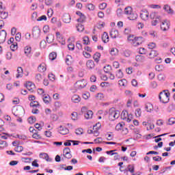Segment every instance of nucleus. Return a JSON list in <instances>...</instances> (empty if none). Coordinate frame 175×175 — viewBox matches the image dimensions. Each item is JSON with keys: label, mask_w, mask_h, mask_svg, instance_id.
<instances>
[{"label": "nucleus", "mask_w": 175, "mask_h": 175, "mask_svg": "<svg viewBox=\"0 0 175 175\" xmlns=\"http://www.w3.org/2000/svg\"><path fill=\"white\" fill-rule=\"evenodd\" d=\"M63 157L67 159H72V154H70V148L66 147L63 150Z\"/></svg>", "instance_id": "9d476101"}, {"label": "nucleus", "mask_w": 175, "mask_h": 175, "mask_svg": "<svg viewBox=\"0 0 175 175\" xmlns=\"http://www.w3.org/2000/svg\"><path fill=\"white\" fill-rule=\"evenodd\" d=\"M120 111L116 110L114 108H111L109 110V118L111 121H114L120 118Z\"/></svg>", "instance_id": "7ed1b4c3"}, {"label": "nucleus", "mask_w": 175, "mask_h": 175, "mask_svg": "<svg viewBox=\"0 0 175 175\" xmlns=\"http://www.w3.org/2000/svg\"><path fill=\"white\" fill-rule=\"evenodd\" d=\"M71 118L72 120H73L74 121H76L78 120V117H79V115L77 114V112H73L72 114H71Z\"/></svg>", "instance_id": "de8ad7c7"}, {"label": "nucleus", "mask_w": 175, "mask_h": 175, "mask_svg": "<svg viewBox=\"0 0 175 175\" xmlns=\"http://www.w3.org/2000/svg\"><path fill=\"white\" fill-rule=\"evenodd\" d=\"M170 28V21L168 20H165L162 22L161 25V31H169V29Z\"/></svg>", "instance_id": "0eeeda50"}, {"label": "nucleus", "mask_w": 175, "mask_h": 175, "mask_svg": "<svg viewBox=\"0 0 175 175\" xmlns=\"http://www.w3.org/2000/svg\"><path fill=\"white\" fill-rule=\"evenodd\" d=\"M146 111H148V113H151V111H152V110H154V107L152 105V104L148 103L146 104Z\"/></svg>", "instance_id": "4be33fe9"}, {"label": "nucleus", "mask_w": 175, "mask_h": 175, "mask_svg": "<svg viewBox=\"0 0 175 175\" xmlns=\"http://www.w3.org/2000/svg\"><path fill=\"white\" fill-rule=\"evenodd\" d=\"M127 18H129V20H131V21H133L137 18V14L132 12L129 15Z\"/></svg>", "instance_id": "a878e982"}, {"label": "nucleus", "mask_w": 175, "mask_h": 175, "mask_svg": "<svg viewBox=\"0 0 175 175\" xmlns=\"http://www.w3.org/2000/svg\"><path fill=\"white\" fill-rule=\"evenodd\" d=\"M13 114L15 117H20L24 114V108L21 105L14 107L13 109Z\"/></svg>", "instance_id": "39448f33"}, {"label": "nucleus", "mask_w": 175, "mask_h": 175, "mask_svg": "<svg viewBox=\"0 0 175 175\" xmlns=\"http://www.w3.org/2000/svg\"><path fill=\"white\" fill-rule=\"evenodd\" d=\"M121 118L122 120H126L127 122H131L132 121V115H129L128 111L124 110L121 113Z\"/></svg>", "instance_id": "423d86ee"}, {"label": "nucleus", "mask_w": 175, "mask_h": 175, "mask_svg": "<svg viewBox=\"0 0 175 175\" xmlns=\"http://www.w3.org/2000/svg\"><path fill=\"white\" fill-rule=\"evenodd\" d=\"M133 12H132V8L131 7H126L124 9V14H126L127 16H129Z\"/></svg>", "instance_id": "f704fd0d"}, {"label": "nucleus", "mask_w": 175, "mask_h": 175, "mask_svg": "<svg viewBox=\"0 0 175 175\" xmlns=\"http://www.w3.org/2000/svg\"><path fill=\"white\" fill-rule=\"evenodd\" d=\"M110 36L112 39H116L118 36V30L116 29H112L110 31Z\"/></svg>", "instance_id": "6ab92c4d"}, {"label": "nucleus", "mask_w": 175, "mask_h": 175, "mask_svg": "<svg viewBox=\"0 0 175 175\" xmlns=\"http://www.w3.org/2000/svg\"><path fill=\"white\" fill-rule=\"evenodd\" d=\"M128 40L134 47H137V46L142 44L144 42L143 37L133 38V36H131L128 38Z\"/></svg>", "instance_id": "f257e3e1"}, {"label": "nucleus", "mask_w": 175, "mask_h": 175, "mask_svg": "<svg viewBox=\"0 0 175 175\" xmlns=\"http://www.w3.org/2000/svg\"><path fill=\"white\" fill-rule=\"evenodd\" d=\"M71 100L74 103H79L80 100H81V98H80L79 95L75 94L72 96Z\"/></svg>", "instance_id": "aec40b11"}, {"label": "nucleus", "mask_w": 175, "mask_h": 175, "mask_svg": "<svg viewBox=\"0 0 175 175\" xmlns=\"http://www.w3.org/2000/svg\"><path fill=\"white\" fill-rule=\"evenodd\" d=\"M55 58H57V53L52 52L49 54V59H51V61H54Z\"/></svg>", "instance_id": "79ce46f5"}, {"label": "nucleus", "mask_w": 175, "mask_h": 175, "mask_svg": "<svg viewBox=\"0 0 175 175\" xmlns=\"http://www.w3.org/2000/svg\"><path fill=\"white\" fill-rule=\"evenodd\" d=\"M107 6V4L106 3H103L99 5V9H100V10H105Z\"/></svg>", "instance_id": "bf43d9fd"}, {"label": "nucleus", "mask_w": 175, "mask_h": 175, "mask_svg": "<svg viewBox=\"0 0 175 175\" xmlns=\"http://www.w3.org/2000/svg\"><path fill=\"white\" fill-rule=\"evenodd\" d=\"M150 88H157L158 87V83L156 81H152L150 84Z\"/></svg>", "instance_id": "0e129e2a"}, {"label": "nucleus", "mask_w": 175, "mask_h": 175, "mask_svg": "<svg viewBox=\"0 0 175 175\" xmlns=\"http://www.w3.org/2000/svg\"><path fill=\"white\" fill-rule=\"evenodd\" d=\"M170 97V93L165 92L164 90L163 92H160L159 95V99L162 103H167L169 102Z\"/></svg>", "instance_id": "20e7f679"}, {"label": "nucleus", "mask_w": 175, "mask_h": 175, "mask_svg": "<svg viewBox=\"0 0 175 175\" xmlns=\"http://www.w3.org/2000/svg\"><path fill=\"white\" fill-rule=\"evenodd\" d=\"M88 69H94L95 68V63L92 60H88L86 63Z\"/></svg>", "instance_id": "412c9836"}, {"label": "nucleus", "mask_w": 175, "mask_h": 175, "mask_svg": "<svg viewBox=\"0 0 175 175\" xmlns=\"http://www.w3.org/2000/svg\"><path fill=\"white\" fill-rule=\"evenodd\" d=\"M23 150H24V148H23L21 146H18L14 148V151L16 152H21Z\"/></svg>", "instance_id": "09e8293b"}, {"label": "nucleus", "mask_w": 175, "mask_h": 175, "mask_svg": "<svg viewBox=\"0 0 175 175\" xmlns=\"http://www.w3.org/2000/svg\"><path fill=\"white\" fill-rule=\"evenodd\" d=\"M6 31L5 30H1L0 31V44H2V43H5V41L6 40Z\"/></svg>", "instance_id": "9b49d317"}, {"label": "nucleus", "mask_w": 175, "mask_h": 175, "mask_svg": "<svg viewBox=\"0 0 175 175\" xmlns=\"http://www.w3.org/2000/svg\"><path fill=\"white\" fill-rule=\"evenodd\" d=\"M124 123H119L116 126V131H122L123 128L124 127Z\"/></svg>", "instance_id": "58836bf2"}, {"label": "nucleus", "mask_w": 175, "mask_h": 175, "mask_svg": "<svg viewBox=\"0 0 175 175\" xmlns=\"http://www.w3.org/2000/svg\"><path fill=\"white\" fill-rule=\"evenodd\" d=\"M36 80L39 83L40 81H42L43 80V78H42V75L37 74L36 75Z\"/></svg>", "instance_id": "052dcab7"}, {"label": "nucleus", "mask_w": 175, "mask_h": 175, "mask_svg": "<svg viewBox=\"0 0 175 175\" xmlns=\"http://www.w3.org/2000/svg\"><path fill=\"white\" fill-rule=\"evenodd\" d=\"M87 8L89 10H94L95 9V5H94L92 3H90L87 5Z\"/></svg>", "instance_id": "69168bd1"}, {"label": "nucleus", "mask_w": 175, "mask_h": 175, "mask_svg": "<svg viewBox=\"0 0 175 175\" xmlns=\"http://www.w3.org/2000/svg\"><path fill=\"white\" fill-rule=\"evenodd\" d=\"M100 58V54L99 53H96L93 55V59H94L95 62H99Z\"/></svg>", "instance_id": "4c0bfd02"}, {"label": "nucleus", "mask_w": 175, "mask_h": 175, "mask_svg": "<svg viewBox=\"0 0 175 175\" xmlns=\"http://www.w3.org/2000/svg\"><path fill=\"white\" fill-rule=\"evenodd\" d=\"M92 116H94V112H92L91 110H89L85 113V118L86 120H91V118H92Z\"/></svg>", "instance_id": "5701e85b"}, {"label": "nucleus", "mask_w": 175, "mask_h": 175, "mask_svg": "<svg viewBox=\"0 0 175 175\" xmlns=\"http://www.w3.org/2000/svg\"><path fill=\"white\" fill-rule=\"evenodd\" d=\"M135 116L136 117H140L142 116V109L140 108L135 110Z\"/></svg>", "instance_id": "13d9d810"}, {"label": "nucleus", "mask_w": 175, "mask_h": 175, "mask_svg": "<svg viewBox=\"0 0 175 175\" xmlns=\"http://www.w3.org/2000/svg\"><path fill=\"white\" fill-rule=\"evenodd\" d=\"M165 79H166V77L165 76V75L159 74L158 75V80H159V81H163V80H165Z\"/></svg>", "instance_id": "864d4df0"}, {"label": "nucleus", "mask_w": 175, "mask_h": 175, "mask_svg": "<svg viewBox=\"0 0 175 175\" xmlns=\"http://www.w3.org/2000/svg\"><path fill=\"white\" fill-rule=\"evenodd\" d=\"M131 51H129V50H124L122 53V55H124V57H131Z\"/></svg>", "instance_id": "a18cd8bd"}, {"label": "nucleus", "mask_w": 175, "mask_h": 175, "mask_svg": "<svg viewBox=\"0 0 175 175\" xmlns=\"http://www.w3.org/2000/svg\"><path fill=\"white\" fill-rule=\"evenodd\" d=\"M85 16L83 15L82 16H79V18H78L77 21H78V23H85Z\"/></svg>", "instance_id": "6e6d98bb"}, {"label": "nucleus", "mask_w": 175, "mask_h": 175, "mask_svg": "<svg viewBox=\"0 0 175 175\" xmlns=\"http://www.w3.org/2000/svg\"><path fill=\"white\" fill-rule=\"evenodd\" d=\"M102 40L103 43H107L109 42V35L107 32H104V33L102 36Z\"/></svg>", "instance_id": "393cba45"}, {"label": "nucleus", "mask_w": 175, "mask_h": 175, "mask_svg": "<svg viewBox=\"0 0 175 175\" xmlns=\"http://www.w3.org/2000/svg\"><path fill=\"white\" fill-rule=\"evenodd\" d=\"M15 139H21V140H27V136L25 135H16L13 136Z\"/></svg>", "instance_id": "7c9ffc66"}, {"label": "nucleus", "mask_w": 175, "mask_h": 175, "mask_svg": "<svg viewBox=\"0 0 175 175\" xmlns=\"http://www.w3.org/2000/svg\"><path fill=\"white\" fill-rule=\"evenodd\" d=\"M116 76L118 79H122V77H124V73H122L121 70H118V72H116Z\"/></svg>", "instance_id": "a19ab883"}, {"label": "nucleus", "mask_w": 175, "mask_h": 175, "mask_svg": "<svg viewBox=\"0 0 175 175\" xmlns=\"http://www.w3.org/2000/svg\"><path fill=\"white\" fill-rule=\"evenodd\" d=\"M158 55V52L155 50H152L149 53L150 58H155Z\"/></svg>", "instance_id": "2f4dec72"}, {"label": "nucleus", "mask_w": 175, "mask_h": 175, "mask_svg": "<svg viewBox=\"0 0 175 175\" xmlns=\"http://www.w3.org/2000/svg\"><path fill=\"white\" fill-rule=\"evenodd\" d=\"M116 151H117V150H113L107 151L106 154L107 155L113 156L114 154H117V152H116Z\"/></svg>", "instance_id": "5fc2aeb1"}, {"label": "nucleus", "mask_w": 175, "mask_h": 175, "mask_svg": "<svg viewBox=\"0 0 175 175\" xmlns=\"http://www.w3.org/2000/svg\"><path fill=\"white\" fill-rule=\"evenodd\" d=\"M39 106V103L38 101H33L30 103L31 107H38Z\"/></svg>", "instance_id": "603ef678"}, {"label": "nucleus", "mask_w": 175, "mask_h": 175, "mask_svg": "<svg viewBox=\"0 0 175 175\" xmlns=\"http://www.w3.org/2000/svg\"><path fill=\"white\" fill-rule=\"evenodd\" d=\"M38 70L39 72H41L43 73V72H46V65L45 64H41L38 66Z\"/></svg>", "instance_id": "ea45409f"}, {"label": "nucleus", "mask_w": 175, "mask_h": 175, "mask_svg": "<svg viewBox=\"0 0 175 175\" xmlns=\"http://www.w3.org/2000/svg\"><path fill=\"white\" fill-rule=\"evenodd\" d=\"M75 133H76V135H83V129L79 128V129H76Z\"/></svg>", "instance_id": "338daca9"}, {"label": "nucleus", "mask_w": 175, "mask_h": 175, "mask_svg": "<svg viewBox=\"0 0 175 175\" xmlns=\"http://www.w3.org/2000/svg\"><path fill=\"white\" fill-rule=\"evenodd\" d=\"M66 64L68 66L72 65V56L71 55L66 56Z\"/></svg>", "instance_id": "e433bc0d"}, {"label": "nucleus", "mask_w": 175, "mask_h": 175, "mask_svg": "<svg viewBox=\"0 0 175 175\" xmlns=\"http://www.w3.org/2000/svg\"><path fill=\"white\" fill-rule=\"evenodd\" d=\"M42 100L46 103V105H49L50 103V96L49 94L43 95Z\"/></svg>", "instance_id": "bb28decb"}, {"label": "nucleus", "mask_w": 175, "mask_h": 175, "mask_svg": "<svg viewBox=\"0 0 175 175\" xmlns=\"http://www.w3.org/2000/svg\"><path fill=\"white\" fill-rule=\"evenodd\" d=\"M40 155L42 156L47 162H51V161H53V159H50L47 153H40Z\"/></svg>", "instance_id": "cd10ccee"}, {"label": "nucleus", "mask_w": 175, "mask_h": 175, "mask_svg": "<svg viewBox=\"0 0 175 175\" xmlns=\"http://www.w3.org/2000/svg\"><path fill=\"white\" fill-rule=\"evenodd\" d=\"M33 32V36L34 39H39V38L40 37V29L39 28V27L36 26L33 28L32 30Z\"/></svg>", "instance_id": "1a4fd4ad"}, {"label": "nucleus", "mask_w": 175, "mask_h": 175, "mask_svg": "<svg viewBox=\"0 0 175 175\" xmlns=\"http://www.w3.org/2000/svg\"><path fill=\"white\" fill-rule=\"evenodd\" d=\"M28 122H29V124H33L34 122H36V118H35L33 116H30L28 118Z\"/></svg>", "instance_id": "49530a36"}, {"label": "nucleus", "mask_w": 175, "mask_h": 175, "mask_svg": "<svg viewBox=\"0 0 175 175\" xmlns=\"http://www.w3.org/2000/svg\"><path fill=\"white\" fill-rule=\"evenodd\" d=\"M56 38L58 42H62V44H65V40H64V37L59 31L56 32Z\"/></svg>", "instance_id": "a211bd4d"}, {"label": "nucleus", "mask_w": 175, "mask_h": 175, "mask_svg": "<svg viewBox=\"0 0 175 175\" xmlns=\"http://www.w3.org/2000/svg\"><path fill=\"white\" fill-rule=\"evenodd\" d=\"M1 17L3 19H5L8 17V13L5 11H0Z\"/></svg>", "instance_id": "3c124183"}, {"label": "nucleus", "mask_w": 175, "mask_h": 175, "mask_svg": "<svg viewBox=\"0 0 175 175\" xmlns=\"http://www.w3.org/2000/svg\"><path fill=\"white\" fill-rule=\"evenodd\" d=\"M163 9L167 14H174V11L173 9H172V8H170V5L167 4L165 5Z\"/></svg>", "instance_id": "ddd939ff"}, {"label": "nucleus", "mask_w": 175, "mask_h": 175, "mask_svg": "<svg viewBox=\"0 0 175 175\" xmlns=\"http://www.w3.org/2000/svg\"><path fill=\"white\" fill-rule=\"evenodd\" d=\"M72 20V18L70 17V15L69 14H64L63 15V21L66 24H69Z\"/></svg>", "instance_id": "f3484780"}, {"label": "nucleus", "mask_w": 175, "mask_h": 175, "mask_svg": "<svg viewBox=\"0 0 175 175\" xmlns=\"http://www.w3.org/2000/svg\"><path fill=\"white\" fill-rule=\"evenodd\" d=\"M47 43H53L54 42V36L50 34L46 38Z\"/></svg>", "instance_id": "c756f323"}, {"label": "nucleus", "mask_w": 175, "mask_h": 175, "mask_svg": "<svg viewBox=\"0 0 175 175\" xmlns=\"http://www.w3.org/2000/svg\"><path fill=\"white\" fill-rule=\"evenodd\" d=\"M135 60L137 62H144L146 61V57L144 55H138L135 57Z\"/></svg>", "instance_id": "b1692460"}, {"label": "nucleus", "mask_w": 175, "mask_h": 175, "mask_svg": "<svg viewBox=\"0 0 175 175\" xmlns=\"http://www.w3.org/2000/svg\"><path fill=\"white\" fill-rule=\"evenodd\" d=\"M90 92H86V93L82 94V98L83 99H85V100H87V99H88V98H90Z\"/></svg>", "instance_id": "680f3d73"}, {"label": "nucleus", "mask_w": 175, "mask_h": 175, "mask_svg": "<svg viewBox=\"0 0 175 175\" xmlns=\"http://www.w3.org/2000/svg\"><path fill=\"white\" fill-rule=\"evenodd\" d=\"M53 14H54V11L51 8L48 9V10H47L48 17H49V18L53 17Z\"/></svg>", "instance_id": "8fccbe9b"}, {"label": "nucleus", "mask_w": 175, "mask_h": 175, "mask_svg": "<svg viewBox=\"0 0 175 175\" xmlns=\"http://www.w3.org/2000/svg\"><path fill=\"white\" fill-rule=\"evenodd\" d=\"M109 53L111 55H117V54H118V49L116 48H111Z\"/></svg>", "instance_id": "c9c22d12"}, {"label": "nucleus", "mask_w": 175, "mask_h": 175, "mask_svg": "<svg viewBox=\"0 0 175 175\" xmlns=\"http://www.w3.org/2000/svg\"><path fill=\"white\" fill-rule=\"evenodd\" d=\"M128 128L126 127H124L123 129H122V135H128Z\"/></svg>", "instance_id": "774afa93"}, {"label": "nucleus", "mask_w": 175, "mask_h": 175, "mask_svg": "<svg viewBox=\"0 0 175 175\" xmlns=\"http://www.w3.org/2000/svg\"><path fill=\"white\" fill-rule=\"evenodd\" d=\"M24 50L25 55L31 58V57H32V48L29 46H27L25 47Z\"/></svg>", "instance_id": "4468645a"}, {"label": "nucleus", "mask_w": 175, "mask_h": 175, "mask_svg": "<svg viewBox=\"0 0 175 175\" xmlns=\"http://www.w3.org/2000/svg\"><path fill=\"white\" fill-rule=\"evenodd\" d=\"M150 17L152 20H154L152 21V25L154 27H155L158 23H161V21L162 20V16H161L158 12H152Z\"/></svg>", "instance_id": "f03ea898"}, {"label": "nucleus", "mask_w": 175, "mask_h": 175, "mask_svg": "<svg viewBox=\"0 0 175 175\" xmlns=\"http://www.w3.org/2000/svg\"><path fill=\"white\" fill-rule=\"evenodd\" d=\"M59 133H60V135H68V133H69V129L66 127L60 126L59 127Z\"/></svg>", "instance_id": "2eb2a0df"}, {"label": "nucleus", "mask_w": 175, "mask_h": 175, "mask_svg": "<svg viewBox=\"0 0 175 175\" xmlns=\"http://www.w3.org/2000/svg\"><path fill=\"white\" fill-rule=\"evenodd\" d=\"M175 124V118H170L168 120V125H173Z\"/></svg>", "instance_id": "e2e57ef3"}, {"label": "nucleus", "mask_w": 175, "mask_h": 175, "mask_svg": "<svg viewBox=\"0 0 175 175\" xmlns=\"http://www.w3.org/2000/svg\"><path fill=\"white\" fill-rule=\"evenodd\" d=\"M83 44H86V45L90 44V38H88V36L83 37Z\"/></svg>", "instance_id": "c03bdc74"}, {"label": "nucleus", "mask_w": 175, "mask_h": 175, "mask_svg": "<svg viewBox=\"0 0 175 175\" xmlns=\"http://www.w3.org/2000/svg\"><path fill=\"white\" fill-rule=\"evenodd\" d=\"M17 75H16V79H20V77H23V68L18 67L17 69Z\"/></svg>", "instance_id": "c85d7f7f"}, {"label": "nucleus", "mask_w": 175, "mask_h": 175, "mask_svg": "<svg viewBox=\"0 0 175 175\" xmlns=\"http://www.w3.org/2000/svg\"><path fill=\"white\" fill-rule=\"evenodd\" d=\"M26 88L30 91V92H33V89L35 88V84L32 83L31 81H28L25 85Z\"/></svg>", "instance_id": "dca6fc26"}, {"label": "nucleus", "mask_w": 175, "mask_h": 175, "mask_svg": "<svg viewBox=\"0 0 175 175\" xmlns=\"http://www.w3.org/2000/svg\"><path fill=\"white\" fill-rule=\"evenodd\" d=\"M110 70H111V66L107 65L106 66H104V72L105 73H110Z\"/></svg>", "instance_id": "37998d69"}, {"label": "nucleus", "mask_w": 175, "mask_h": 175, "mask_svg": "<svg viewBox=\"0 0 175 175\" xmlns=\"http://www.w3.org/2000/svg\"><path fill=\"white\" fill-rule=\"evenodd\" d=\"M77 31H78V32H83V31H84V25H83L81 23H79L77 25Z\"/></svg>", "instance_id": "473e14b6"}, {"label": "nucleus", "mask_w": 175, "mask_h": 175, "mask_svg": "<svg viewBox=\"0 0 175 175\" xmlns=\"http://www.w3.org/2000/svg\"><path fill=\"white\" fill-rule=\"evenodd\" d=\"M87 85V81L83 79L81 81H78L75 83V87L77 90H81V88H84Z\"/></svg>", "instance_id": "6e6552de"}, {"label": "nucleus", "mask_w": 175, "mask_h": 175, "mask_svg": "<svg viewBox=\"0 0 175 175\" xmlns=\"http://www.w3.org/2000/svg\"><path fill=\"white\" fill-rule=\"evenodd\" d=\"M118 84L120 87H126V79H123L118 81Z\"/></svg>", "instance_id": "72a5a7b5"}, {"label": "nucleus", "mask_w": 175, "mask_h": 175, "mask_svg": "<svg viewBox=\"0 0 175 175\" xmlns=\"http://www.w3.org/2000/svg\"><path fill=\"white\" fill-rule=\"evenodd\" d=\"M15 40L16 42H20L21 40V33L18 32L16 34Z\"/></svg>", "instance_id": "4d7b16f0"}, {"label": "nucleus", "mask_w": 175, "mask_h": 175, "mask_svg": "<svg viewBox=\"0 0 175 175\" xmlns=\"http://www.w3.org/2000/svg\"><path fill=\"white\" fill-rule=\"evenodd\" d=\"M148 16H149L148 11L145 10L141 12L140 17L142 20H144V21H147V20H148Z\"/></svg>", "instance_id": "f8f14e48"}]
</instances>
